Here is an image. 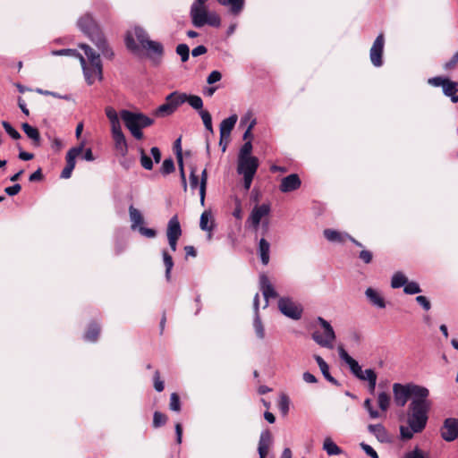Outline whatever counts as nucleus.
I'll list each match as a JSON object with an SVG mask.
<instances>
[{"mask_svg": "<svg viewBox=\"0 0 458 458\" xmlns=\"http://www.w3.org/2000/svg\"><path fill=\"white\" fill-rule=\"evenodd\" d=\"M431 406L428 397L412 400L409 403L406 412L407 425L400 426L401 440H411L415 434H420L426 428Z\"/></svg>", "mask_w": 458, "mask_h": 458, "instance_id": "obj_1", "label": "nucleus"}, {"mask_svg": "<svg viewBox=\"0 0 458 458\" xmlns=\"http://www.w3.org/2000/svg\"><path fill=\"white\" fill-rule=\"evenodd\" d=\"M78 26L90 38L105 58L109 60L114 58L113 49L109 47L106 38L90 15L86 14L81 17L78 21Z\"/></svg>", "mask_w": 458, "mask_h": 458, "instance_id": "obj_2", "label": "nucleus"}, {"mask_svg": "<svg viewBox=\"0 0 458 458\" xmlns=\"http://www.w3.org/2000/svg\"><path fill=\"white\" fill-rule=\"evenodd\" d=\"M80 47L84 50V54L89 62V64H87L83 55H80V62L87 83L92 85L97 80L102 81L103 70L99 54H97L86 44L80 45Z\"/></svg>", "mask_w": 458, "mask_h": 458, "instance_id": "obj_3", "label": "nucleus"}, {"mask_svg": "<svg viewBox=\"0 0 458 458\" xmlns=\"http://www.w3.org/2000/svg\"><path fill=\"white\" fill-rule=\"evenodd\" d=\"M394 400L397 406L403 407L411 399L420 400L429 396V390L422 386L413 383L400 384L394 383L393 385Z\"/></svg>", "mask_w": 458, "mask_h": 458, "instance_id": "obj_4", "label": "nucleus"}, {"mask_svg": "<svg viewBox=\"0 0 458 458\" xmlns=\"http://www.w3.org/2000/svg\"><path fill=\"white\" fill-rule=\"evenodd\" d=\"M207 0H194L191 6L190 16L193 26L201 28L205 25L219 27L220 17L215 12H209L206 6Z\"/></svg>", "mask_w": 458, "mask_h": 458, "instance_id": "obj_5", "label": "nucleus"}, {"mask_svg": "<svg viewBox=\"0 0 458 458\" xmlns=\"http://www.w3.org/2000/svg\"><path fill=\"white\" fill-rule=\"evenodd\" d=\"M119 115L123 121L125 127L136 140H141L143 138V132L141 131L143 128L148 127L154 123L153 119L142 113L123 109Z\"/></svg>", "mask_w": 458, "mask_h": 458, "instance_id": "obj_6", "label": "nucleus"}, {"mask_svg": "<svg viewBox=\"0 0 458 458\" xmlns=\"http://www.w3.org/2000/svg\"><path fill=\"white\" fill-rule=\"evenodd\" d=\"M105 112L110 123L111 133L114 142V148L120 153V155L124 157L128 153V145L125 136L122 131L120 117L115 109L112 106H106Z\"/></svg>", "mask_w": 458, "mask_h": 458, "instance_id": "obj_7", "label": "nucleus"}, {"mask_svg": "<svg viewBox=\"0 0 458 458\" xmlns=\"http://www.w3.org/2000/svg\"><path fill=\"white\" fill-rule=\"evenodd\" d=\"M318 323L321 326L323 331L315 330L311 334V338L319 346L327 349L334 348V342L335 341L336 335L333 327L328 321L321 317L317 318Z\"/></svg>", "mask_w": 458, "mask_h": 458, "instance_id": "obj_8", "label": "nucleus"}, {"mask_svg": "<svg viewBox=\"0 0 458 458\" xmlns=\"http://www.w3.org/2000/svg\"><path fill=\"white\" fill-rule=\"evenodd\" d=\"M278 309L285 317L294 320L300 319L303 312L302 306L290 297L279 298Z\"/></svg>", "mask_w": 458, "mask_h": 458, "instance_id": "obj_9", "label": "nucleus"}, {"mask_svg": "<svg viewBox=\"0 0 458 458\" xmlns=\"http://www.w3.org/2000/svg\"><path fill=\"white\" fill-rule=\"evenodd\" d=\"M270 212L271 206L268 203L254 206L246 221V225L254 231H257L260 223L269 216Z\"/></svg>", "mask_w": 458, "mask_h": 458, "instance_id": "obj_10", "label": "nucleus"}, {"mask_svg": "<svg viewBox=\"0 0 458 458\" xmlns=\"http://www.w3.org/2000/svg\"><path fill=\"white\" fill-rule=\"evenodd\" d=\"M133 36H135L142 48L147 45V42L151 40L149 39L148 33L142 28L135 27L133 29V34L131 32H128L125 38L126 47L131 52H136L139 50V47L136 44Z\"/></svg>", "mask_w": 458, "mask_h": 458, "instance_id": "obj_11", "label": "nucleus"}, {"mask_svg": "<svg viewBox=\"0 0 458 458\" xmlns=\"http://www.w3.org/2000/svg\"><path fill=\"white\" fill-rule=\"evenodd\" d=\"M441 437L446 442H453L458 438V419L447 418L440 428Z\"/></svg>", "mask_w": 458, "mask_h": 458, "instance_id": "obj_12", "label": "nucleus"}, {"mask_svg": "<svg viewBox=\"0 0 458 458\" xmlns=\"http://www.w3.org/2000/svg\"><path fill=\"white\" fill-rule=\"evenodd\" d=\"M384 35L380 33L377 38L375 39L370 51H369V57L372 64L376 67H380L383 64L382 62V55H383V49H384Z\"/></svg>", "mask_w": 458, "mask_h": 458, "instance_id": "obj_13", "label": "nucleus"}, {"mask_svg": "<svg viewBox=\"0 0 458 458\" xmlns=\"http://www.w3.org/2000/svg\"><path fill=\"white\" fill-rule=\"evenodd\" d=\"M143 49L147 51L148 57L153 64H160L164 55V47L160 42L150 40L149 42H147V45Z\"/></svg>", "mask_w": 458, "mask_h": 458, "instance_id": "obj_14", "label": "nucleus"}, {"mask_svg": "<svg viewBox=\"0 0 458 458\" xmlns=\"http://www.w3.org/2000/svg\"><path fill=\"white\" fill-rule=\"evenodd\" d=\"M82 147H74L69 149L66 154V165L61 173V178L69 179L76 165V157L81 153Z\"/></svg>", "mask_w": 458, "mask_h": 458, "instance_id": "obj_15", "label": "nucleus"}, {"mask_svg": "<svg viewBox=\"0 0 458 458\" xmlns=\"http://www.w3.org/2000/svg\"><path fill=\"white\" fill-rule=\"evenodd\" d=\"M259 167L256 157L238 158L237 172L240 174H255Z\"/></svg>", "mask_w": 458, "mask_h": 458, "instance_id": "obj_16", "label": "nucleus"}, {"mask_svg": "<svg viewBox=\"0 0 458 458\" xmlns=\"http://www.w3.org/2000/svg\"><path fill=\"white\" fill-rule=\"evenodd\" d=\"M259 288L265 298L264 308H266L268 306V300L270 298H276L277 293L265 274L259 276Z\"/></svg>", "mask_w": 458, "mask_h": 458, "instance_id": "obj_17", "label": "nucleus"}, {"mask_svg": "<svg viewBox=\"0 0 458 458\" xmlns=\"http://www.w3.org/2000/svg\"><path fill=\"white\" fill-rule=\"evenodd\" d=\"M301 185V181L297 174H291L281 180L279 190L284 192H291L298 190Z\"/></svg>", "mask_w": 458, "mask_h": 458, "instance_id": "obj_18", "label": "nucleus"}, {"mask_svg": "<svg viewBox=\"0 0 458 458\" xmlns=\"http://www.w3.org/2000/svg\"><path fill=\"white\" fill-rule=\"evenodd\" d=\"M338 354L340 359L348 364L352 373L359 378L360 375L362 374V369L358 361L351 357L343 346L338 347Z\"/></svg>", "mask_w": 458, "mask_h": 458, "instance_id": "obj_19", "label": "nucleus"}, {"mask_svg": "<svg viewBox=\"0 0 458 458\" xmlns=\"http://www.w3.org/2000/svg\"><path fill=\"white\" fill-rule=\"evenodd\" d=\"M253 308H254V320H253V327L256 333V335L259 339H263L265 337V329L263 324L261 322L260 317L259 315V295L256 293L253 300Z\"/></svg>", "mask_w": 458, "mask_h": 458, "instance_id": "obj_20", "label": "nucleus"}, {"mask_svg": "<svg viewBox=\"0 0 458 458\" xmlns=\"http://www.w3.org/2000/svg\"><path fill=\"white\" fill-rule=\"evenodd\" d=\"M237 115L232 114L228 118L224 119L220 123V141L219 145H222V141L227 140L230 137L231 131L233 129L236 122Z\"/></svg>", "mask_w": 458, "mask_h": 458, "instance_id": "obj_21", "label": "nucleus"}, {"mask_svg": "<svg viewBox=\"0 0 458 458\" xmlns=\"http://www.w3.org/2000/svg\"><path fill=\"white\" fill-rule=\"evenodd\" d=\"M272 445V435L269 430L261 432L259 441L258 452L259 458H265L268 454L269 448Z\"/></svg>", "mask_w": 458, "mask_h": 458, "instance_id": "obj_22", "label": "nucleus"}, {"mask_svg": "<svg viewBox=\"0 0 458 458\" xmlns=\"http://www.w3.org/2000/svg\"><path fill=\"white\" fill-rule=\"evenodd\" d=\"M174 148H175V155L178 162V166L180 170V177L182 180V184L183 191H187V182H186V176L183 167V158H182V148H181V139H177L174 142Z\"/></svg>", "mask_w": 458, "mask_h": 458, "instance_id": "obj_23", "label": "nucleus"}, {"mask_svg": "<svg viewBox=\"0 0 458 458\" xmlns=\"http://www.w3.org/2000/svg\"><path fill=\"white\" fill-rule=\"evenodd\" d=\"M365 295L373 306L379 309L386 308V301L378 291L369 287L365 291Z\"/></svg>", "mask_w": 458, "mask_h": 458, "instance_id": "obj_24", "label": "nucleus"}, {"mask_svg": "<svg viewBox=\"0 0 458 458\" xmlns=\"http://www.w3.org/2000/svg\"><path fill=\"white\" fill-rule=\"evenodd\" d=\"M199 227L201 230L208 232V239L211 238V232L214 229V220L212 218L211 211L205 210L201 216L199 220Z\"/></svg>", "mask_w": 458, "mask_h": 458, "instance_id": "obj_25", "label": "nucleus"}, {"mask_svg": "<svg viewBox=\"0 0 458 458\" xmlns=\"http://www.w3.org/2000/svg\"><path fill=\"white\" fill-rule=\"evenodd\" d=\"M186 93L179 91H174L165 97V100L170 104L174 112L181 105L186 102Z\"/></svg>", "mask_w": 458, "mask_h": 458, "instance_id": "obj_26", "label": "nucleus"}, {"mask_svg": "<svg viewBox=\"0 0 458 458\" xmlns=\"http://www.w3.org/2000/svg\"><path fill=\"white\" fill-rule=\"evenodd\" d=\"M166 235L167 238H180L182 235V229L177 216H174L168 221Z\"/></svg>", "mask_w": 458, "mask_h": 458, "instance_id": "obj_27", "label": "nucleus"}, {"mask_svg": "<svg viewBox=\"0 0 458 458\" xmlns=\"http://www.w3.org/2000/svg\"><path fill=\"white\" fill-rule=\"evenodd\" d=\"M323 234L328 242L338 243L344 242L348 237V233H341L334 229H325Z\"/></svg>", "mask_w": 458, "mask_h": 458, "instance_id": "obj_28", "label": "nucleus"}, {"mask_svg": "<svg viewBox=\"0 0 458 458\" xmlns=\"http://www.w3.org/2000/svg\"><path fill=\"white\" fill-rule=\"evenodd\" d=\"M259 254L261 259V262L263 265H267L269 262V252H270V244L269 242L265 239L261 238L259 242Z\"/></svg>", "mask_w": 458, "mask_h": 458, "instance_id": "obj_29", "label": "nucleus"}, {"mask_svg": "<svg viewBox=\"0 0 458 458\" xmlns=\"http://www.w3.org/2000/svg\"><path fill=\"white\" fill-rule=\"evenodd\" d=\"M21 128L28 138L32 140L35 146L38 147L40 145V134L37 128L30 125L27 123H22Z\"/></svg>", "mask_w": 458, "mask_h": 458, "instance_id": "obj_30", "label": "nucleus"}, {"mask_svg": "<svg viewBox=\"0 0 458 458\" xmlns=\"http://www.w3.org/2000/svg\"><path fill=\"white\" fill-rule=\"evenodd\" d=\"M323 450L329 455H339L343 454V450L331 439L326 437L323 443Z\"/></svg>", "mask_w": 458, "mask_h": 458, "instance_id": "obj_31", "label": "nucleus"}, {"mask_svg": "<svg viewBox=\"0 0 458 458\" xmlns=\"http://www.w3.org/2000/svg\"><path fill=\"white\" fill-rule=\"evenodd\" d=\"M129 215L131 222V229L136 230L143 223V216L140 211L135 208L133 206H130Z\"/></svg>", "mask_w": 458, "mask_h": 458, "instance_id": "obj_32", "label": "nucleus"}, {"mask_svg": "<svg viewBox=\"0 0 458 458\" xmlns=\"http://www.w3.org/2000/svg\"><path fill=\"white\" fill-rule=\"evenodd\" d=\"M369 431L376 436V437L381 441L385 442L387 439V433L386 428L381 424L376 425H369Z\"/></svg>", "mask_w": 458, "mask_h": 458, "instance_id": "obj_33", "label": "nucleus"}, {"mask_svg": "<svg viewBox=\"0 0 458 458\" xmlns=\"http://www.w3.org/2000/svg\"><path fill=\"white\" fill-rule=\"evenodd\" d=\"M217 2L222 5L230 6L231 12L235 14L242 10L244 4L243 0H217Z\"/></svg>", "mask_w": 458, "mask_h": 458, "instance_id": "obj_34", "label": "nucleus"}, {"mask_svg": "<svg viewBox=\"0 0 458 458\" xmlns=\"http://www.w3.org/2000/svg\"><path fill=\"white\" fill-rule=\"evenodd\" d=\"M407 282L408 279L405 275L401 271H397L392 276L391 287L394 289H397L403 286L404 287Z\"/></svg>", "mask_w": 458, "mask_h": 458, "instance_id": "obj_35", "label": "nucleus"}, {"mask_svg": "<svg viewBox=\"0 0 458 458\" xmlns=\"http://www.w3.org/2000/svg\"><path fill=\"white\" fill-rule=\"evenodd\" d=\"M99 333L100 327L96 323H92L89 326V328L84 335V339L89 342H95L98 340Z\"/></svg>", "mask_w": 458, "mask_h": 458, "instance_id": "obj_36", "label": "nucleus"}, {"mask_svg": "<svg viewBox=\"0 0 458 458\" xmlns=\"http://www.w3.org/2000/svg\"><path fill=\"white\" fill-rule=\"evenodd\" d=\"M444 94L447 97H450L453 100V97H457L455 94L458 91V83L446 79L445 84L443 85Z\"/></svg>", "mask_w": 458, "mask_h": 458, "instance_id": "obj_37", "label": "nucleus"}, {"mask_svg": "<svg viewBox=\"0 0 458 458\" xmlns=\"http://www.w3.org/2000/svg\"><path fill=\"white\" fill-rule=\"evenodd\" d=\"M163 261L165 267V278L167 281L171 279V271L174 267V261L172 256L168 253L166 250L162 251Z\"/></svg>", "mask_w": 458, "mask_h": 458, "instance_id": "obj_38", "label": "nucleus"}, {"mask_svg": "<svg viewBox=\"0 0 458 458\" xmlns=\"http://www.w3.org/2000/svg\"><path fill=\"white\" fill-rule=\"evenodd\" d=\"M207 182H208V172H207V169L205 168L201 172L200 182H199V199H200V204L202 207L205 205Z\"/></svg>", "mask_w": 458, "mask_h": 458, "instance_id": "obj_39", "label": "nucleus"}, {"mask_svg": "<svg viewBox=\"0 0 458 458\" xmlns=\"http://www.w3.org/2000/svg\"><path fill=\"white\" fill-rule=\"evenodd\" d=\"M174 113L170 104L165 100L164 104L159 106L155 111L154 115L157 117H166Z\"/></svg>", "mask_w": 458, "mask_h": 458, "instance_id": "obj_40", "label": "nucleus"}, {"mask_svg": "<svg viewBox=\"0 0 458 458\" xmlns=\"http://www.w3.org/2000/svg\"><path fill=\"white\" fill-rule=\"evenodd\" d=\"M186 102L195 110L200 111L203 110V101L202 98L197 95H188L186 94Z\"/></svg>", "mask_w": 458, "mask_h": 458, "instance_id": "obj_41", "label": "nucleus"}, {"mask_svg": "<svg viewBox=\"0 0 458 458\" xmlns=\"http://www.w3.org/2000/svg\"><path fill=\"white\" fill-rule=\"evenodd\" d=\"M199 114L200 115L203 124L207 131H208L210 133H213V126H212V117L208 111L207 110H200L199 112Z\"/></svg>", "mask_w": 458, "mask_h": 458, "instance_id": "obj_42", "label": "nucleus"}, {"mask_svg": "<svg viewBox=\"0 0 458 458\" xmlns=\"http://www.w3.org/2000/svg\"><path fill=\"white\" fill-rule=\"evenodd\" d=\"M377 404L383 411H386L390 405V395L386 392L379 393L377 395Z\"/></svg>", "mask_w": 458, "mask_h": 458, "instance_id": "obj_43", "label": "nucleus"}, {"mask_svg": "<svg viewBox=\"0 0 458 458\" xmlns=\"http://www.w3.org/2000/svg\"><path fill=\"white\" fill-rule=\"evenodd\" d=\"M403 458H429V455L428 453L416 446L411 451L405 453Z\"/></svg>", "mask_w": 458, "mask_h": 458, "instance_id": "obj_44", "label": "nucleus"}, {"mask_svg": "<svg viewBox=\"0 0 458 458\" xmlns=\"http://www.w3.org/2000/svg\"><path fill=\"white\" fill-rule=\"evenodd\" d=\"M278 408L283 415H286L288 413L290 408V399L286 394H282L280 395Z\"/></svg>", "mask_w": 458, "mask_h": 458, "instance_id": "obj_45", "label": "nucleus"}, {"mask_svg": "<svg viewBox=\"0 0 458 458\" xmlns=\"http://www.w3.org/2000/svg\"><path fill=\"white\" fill-rule=\"evenodd\" d=\"M140 165H141V166L144 169H146V170H151L153 168V161L150 158V157H148L145 153L143 148L140 149Z\"/></svg>", "mask_w": 458, "mask_h": 458, "instance_id": "obj_46", "label": "nucleus"}, {"mask_svg": "<svg viewBox=\"0 0 458 458\" xmlns=\"http://www.w3.org/2000/svg\"><path fill=\"white\" fill-rule=\"evenodd\" d=\"M176 53L180 55L182 62L184 63L189 60L190 48L186 44H179L176 47Z\"/></svg>", "mask_w": 458, "mask_h": 458, "instance_id": "obj_47", "label": "nucleus"}, {"mask_svg": "<svg viewBox=\"0 0 458 458\" xmlns=\"http://www.w3.org/2000/svg\"><path fill=\"white\" fill-rule=\"evenodd\" d=\"M2 125L4 129V131H6V133L11 137L13 138V140H19L21 139V134L20 132L15 130L10 123L6 122V121H3L2 122Z\"/></svg>", "mask_w": 458, "mask_h": 458, "instance_id": "obj_48", "label": "nucleus"}, {"mask_svg": "<svg viewBox=\"0 0 458 458\" xmlns=\"http://www.w3.org/2000/svg\"><path fill=\"white\" fill-rule=\"evenodd\" d=\"M403 292L406 294H416L421 293V289L418 283L411 281L406 283L405 286L403 287Z\"/></svg>", "mask_w": 458, "mask_h": 458, "instance_id": "obj_49", "label": "nucleus"}, {"mask_svg": "<svg viewBox=\"0 0 458 458\" xmlns=\"http://www.w3.org/2000/svg\"><path fill=\"white\" fill-rule=\"evenodd\" d=\"M160 171L164 175L172 174L174 171V160L171 157L165 159Z\"/></svg>", "mask_w": 458, "mask_h": 458, "instance_id": "obj_50", "label": "nucleus"}, {"mask_svg": "<svg viewBox=\"0 0 458 458\" xmlns=\"http://www.w3.org/2000/svg\"><path fill=\"white\" fill-rule=\"evenodd\" d=\"M53 55H67L72 57H76L80 59V55H81L80 53H78L75 49H61V50H54L51 52Z\"/></svg>", "mask_w": 458, "mask_h": 458, "instance_id": "obj_51", "label": "nucleus"}, {"mask_svg": "<svg viewBox=\"0 0 458 458\" xmlns=\"http://www.w3.org/2000/svg\"><path fill=\"white\" fill-rule=\"evenodd\" d=\"M166 420H167V417L165 414H163V413H161L159 411H155L154 412V415H153V426L155 428H159V427L165 425Z\"/></svg>", "mask_w": 458, "mask_h": 458, "instance_id": "obj_52", "label": "nucleus"}, {"mask_svg": "<svg viewBox=\"0 0 458 458\" xmlns=\"http://www.w3.org/2000/svg\"><path fill=\"white\" fill-rule=\"evenodd\" d=\"M169 407L172 411H180L181 403L179 395L176 393L171 394Z\"/></svg>", "mask_w": 458, "mask_h": 458, "instance_id": "obj_53", "label": "nucleus"}, {"mask_svg": "<svg viewBox=\"0 0 458 458\" xmlns=\"http://www.w3.org/2000/svg\"><path fill=\"white\" fill-rule=\"evenodd\" d=\"M251 151H252L251 142L250 141L245 142L241 148L238 158L251 157H252V156H250Z\"/></svg>", "mask_w": 458, "mask_h": 458, "instance_id": "obj_54", "label": "nucleus"}, {"mask_svg": "<svg viewBox=\"0 0 458 458\" xmlns=\"http://www.w3.org/2000/svg\"><path fill=\"white\" fill-rule=\"evenodd\" d=\"M359 379L363 381H373V379H377V374L373 369H367L364 371L362 370V374L360 375Z\"/></svg>", "mask_w": 458, "mask_h": 458, "instance_id": "obj_55", "label": "nucleus"}, {"mask_svg": "<svg viewBox=\"0 0 458 458\" xmlns=\"http://www.w3.org/2000/svg\"><path fill=\"white\" fill-rule=\"evenodd\" d=\"M364 408L368 411L371 419H377L380 416L378 411L372 407L370 399H366L364 401Z\"/></svg>", "mask_w": 458, "mask_h": 458, "instance_id": "obj_56", "label": "nucleus"}, {"mask_svg": "<svg viewBox=\"0 0 458 458\" xmlns=\"http://www.w3.org/2000/svg\"><path fill=\"white\" fill-rule=\"evenodd\" d=\"M458 64V51L454 53V55L452 56V58L445 62L444 64V69L445 71H451L456 67Z\"/></svg>", "mask_w": 458, "mask_h": 458, "instance_id": "obj_57", "label": "nucleus"}, {"mask_svg": "<svg viewBox=\"0 0 458 458\" xmlns=\"http://www.w3.org/2000/svg\"><path fill=\"white\" fill-rule=\"evenodd\" d=\"M320 370H321V372H322V374H323L324 377H325L327 381H329L330 383H332V384H334V385H335V386H339L338 381H337L334 377H332V376H331V374H330V372H329V367H328V365H327H327H325V367H322V368L320 369Z\"/></svg>", "mask_w": 458, "mask_h": 458, "instance_id": "obj_58", "label": "nucleus"}, {"mask_svg": "<svg viewBox=\"0 0 458 458\" xmlns=\"http://www.w3.org/2000/svg\"><path fill=\"white\" fill-rule=\"evenodd\" d=\"M154 387L157 392H162L165 388L164 381L160 379V374L158 370H157L154 374Z\"/></svg>", "mask_w": 458, "mask_h": 458, "instance_id": "obj_59", "label": "nucleus"}, {"mask_svg": "<svg viewBox=\"0 0 458 458\" xmlns=\"http://www.w3.org/2000/svg\"><path fill=\"white\" fill-rule=\"evenodd\" d=\"M199 187V177L196 174V169L192 168L190 174V187L192 191Z\"/></svg>", "mask_w": 458, "mask_h": 458, "instance_id": "obj_60", "label": "nucleus"}, {"mask_svg": "<svg viewBox=\"0 0 458 458\" xmlns=\"http://www.w3.org/2000/svg\"><path fill=\"white\" fill-rule=\"evenodd\" d=\"M140 233L147 238H155L157 235L156 230L152 228H147L144 226H140L138 228Z\"/></svg>", "mask_w": 458, "mask_h": 458, "instance_id": "obj_61", "label": "nucleus"}, {"mask_svg": "<svg viewBox=\"0 0 458 458\" xmlns=\"http://www.w3.org/2000/svg\"><path fill=\"white\" fill-rule=\"evenodd\" d=\"M222 78V74L218 71H213L209 73V75L207 78V82L208 84H214L217 81H219Z\"/></svg>", "mask_w": 458, "mask_h": 458, "instance_id": "obj_62", "label": "nucleus"}, {"mask_svg": "<svg viewBox=\"0 0 458 458\" xmlns=\"http://www.w3.org/2000/svg\"><path fill=\"white\" fill-rule=\"evenodd\" d=\"M416 301L425 310H429L430 308H431V303L430 301L428 300L427 297L423 296V295H419L416 297Z\"/></svg>", "mask_w": 458, "mask_h": 458, "instance_id": "obj_63", "label": "nucleus"}, {"mask_svg": "<svg viewBox=\"0 0 458 458\" xmlns=\"http://www.w3.org/2000/svg\"><path fill=\"white\" fill-rule=\"evenodd\" d=\"M360 446L364 450V452L366 453L367 455L370 456L371 458H379L377 453L369 445L361 443Z\"/></svg>", "mask_w": 458, "mask_h": 458, "instance_id": "obj_64", "label": "nucleus"}]
</instances>
